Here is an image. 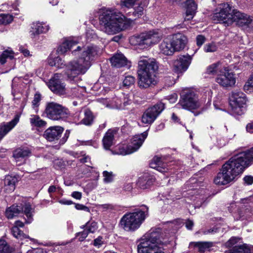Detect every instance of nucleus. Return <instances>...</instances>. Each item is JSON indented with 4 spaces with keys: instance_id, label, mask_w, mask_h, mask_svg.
<instances>
[{
    "instance_id": "nucleus-54",
    "label": "nucleus",
    "mask_w": 253,
    "mask_h": 253,
    "mask_svg": "<svg viewBox=\"0 0 253 253\" xmlns=\"http://www.w3.org/2000/svg\"><path fill=\"white\" fill-rule=\"evenodd\" d=\"M240 239L236 237H232L226 244V245L228 247H234L237 245L238 243L239 242Z\"/></svg>"
},
{
    "instance_id": "nucleus-43",
    "label": "nucleus",
    "mask_w": 253,
    "mask_h": 253,
    "mask_svg": "<svg viewBox=\"0 0 253 253\" xmlns=\"http://www.w3.org/2000/svg\"><path fill=\"white\" fill-rule=\"evenodd\" d=\"M133 151L131 147L129 145H122L118 147V151L116 153L117 154L122 155H126L132 154Z\"/></svg>"
},
{
    "instance_id": "nucleus-57",
    "label": "nucleus",
    "mask_w": 253,
    "mask_h": 253,
    "mask_svg": "<svg viewBox=\"0 0 253 253\" xmlns=\"http://www.w3.org/2000/svg\"><path fill=\"white\" fill-rule=\"evenodd\" d=\"M122 101V105H123V109H125V108L128 105H129L131 103V100L127 96V95H123V98Z\"/></svg>"
},
{
    "instance_id": "nucleus-35",
    "label": "nucleus",
    "mask_w": 253,
    "mask_h": 253,
    "mask_svg": "<svg viewBox=\"0 0 253 253\" xmlns=\"http://www.w3.org/2000/svg\"><path fill=\"white\" fill-rule=\"evenodd\" d=\"M22 209V212L23 211L27 219H26L25 222L27 224L31 223L33 221V214L32 208L29 203H25L23 206H21Z\"/></svg>"
},
{
    "instance_id": "nucleus-39",
    "label": "nucleus",
    "mask_w": 253,
    "mask_h": 253,
    "mask_svg": "<svg viewBox=\"0 0 253 253\" xmlns=\"http://www.w3.org/2000/svg\"><path fill=\"white\" fill-rule=\"evenodd\" d=\"M48 64L51 66H55L57 68H61L64 66V61L59 56L48 59Z\"/></svg>"
},
{
    "instance_id": "nucleus-5",
    "label": "nucleus",
    "mask_w": 253,
    "mask_h": 253,
    "mask_svg": "<svg viewBox=\"0 0 253 253\" xmlns=\"http://www.w3.org/2000/svg\"><path fill=\"white\" fill-rule=\"evenodd\" d=\"M158 66L154 59L140 57L138 62V84L141 88H147L157 84L155 72Z\"/></svg>"
},
{
    "instance_id": "nucleus-42",
    "label": "nucleus",
    "mask_w": 253,
    "mask_h": 253,
    "mask_svg": "<svg viewBox=\"0 0 253 253\" xmlns=\"http://www.w3.org/2000/svg\"><path fill=\"white\" fill-rule=\"evenodd\" d=\"M89 233H94L98 228L97 223L95 221H88L82 227Z\"/></svg>"
},
{
    "instance_id": "nucleus-27",
    "label": "nucleus",
    "mask_w": 253,
    "mask_h": 253,
    "mask_svg": "<svg viewBox=\"0 0 253 253\" xmlns=\"http://www.w3.org/2000/svg\"><path fill=\"white\" fill-rule=\"evenodd\" d=\"M225 253H253V246L239 244L225 251Z\"/></svg>"
},
{
    "instance_id": "nucleus-46",
    "label": "nucleus",
    "mask_w": 253,
    "mask_h": 253,
    "mask_svg": "<svg viewBox=\"0 0 253 253\" xmlns=\"http://www.w3.org/2000/svg\"><path fill=\"white\" fill-rule=\"evenodd\" d=\"M81 119V113L80 112H76L73 115L70 116L67 118L69 120L72 122L73 123H75L77 125H81V121H80Z\"/></svg>"
},
{
    "instance_id": "nucleus-14",
    "label": "nucleus",
    "mask_w": 253,
    "mask_h": 253,
    "mask_svg": "<svg viewBox=\"0 0 253 253\" xmlns=\"http://www.w3.org/2000/svg\"><path fill=\"white\" fill-rule=\"evenodd\" d=\"M215 81L222 87H232L236 83V78L233 72L224 68L222 72L217 75Z\"/></svg>"
},
{
    "instance_id": "nucleus-64",
    "label": "nucleus",
    "mask_w": 253,
    "mask_h": 253,
    "mask_svg": "<svg viewBox=\"0 0 253 253\" xmlns=\"http://www.w3.org/2000/svg\"><path fill=\"white\" fill-rule=\"evenodd\" d=\"M245 182L248 185H251L253 183V177L252 176H246L244 178Z\"/></svg>"
},
{
    "instance_id": "nucleus-20",
    "label": "nucleus",
    "mask_w": 253,
    "mask_h": 253,
    "mask_svg": "<svg viewBox=\"0 0 253 253\" xmlns=\"http://www.w3.org/2000/svg\"><path fill=\"white\" fill-rule=\"evenodd\" d=\"M49 29V26L43 22H34L31 25L30 35L31 38L37 39L39 35L46 33Z\"/></svg>"
},
{
    "instance_id": "nucleus-33",
    "label": "nucleus",
    "mask_w": 253,
    "mask_h": 253,
    "mask_svg": "<svg viewBox=\"0 0 253 253\" xmlns=\"http://www.w3.org/2000/svg\"><path fill=\"white\" fill-rule=\"evenodd\" d=\"M220 62H217L209 66L207 68V73L210 75H217L224 69Z\"/></svg>"
},
{
    "instance_id": "nucleus-40",
    "label": "nucleus",
    "mask_w": 253,
    "mask_h": 253,
    "mask_svg": "<svg viewBox=\"0 0 253 253\" xmlns=\"http://www.w3.org/2000/svg\"><path fill=\"white\" fill-rule=\"evenodd\" d=\"M14 57V53L12 50H4L0 56V63L1 64H4L6 59H12Z\"/></svg>"
},
{
    "instance_id": "nucleus-37",
    "label": "nucleus",
    "mask_w": 253,
    "mask_h": 253,
    "mask_svg": "<svg viewBox=\"0 0 253 253\" xmlns=\"http://www.w3.org/2000/svg\"><path fill=\"white\" fill-rule=\"evenodd\" d=\"M84 118L81 120V124H83L85 126L91 125L94 119V116L90 110L86 109L84 112Z\"/></svg>"
},
{
    "instance_id": "nucleus-9",
    "label": "nucleus",
    "mask_w": 253,
    "mask_h": 253,
    "mask_svg": "<svg viewBox=\"0 0 253 253\" xmlns=\"http://www.w3.org/2000/svg\"><path fill=\"white\" fill-rule=\"evenodd\" d=\"M227 3L219 4L212 16L213 21L231 24L234 22V11Z\"/></svg>"
},
{
    "instance_id": "nucleus-3",
    "label": "nucleus",
    "mask_w": 253,
    "mask_h": 253,
    "mask_svg": "<svg viewBox=\"0 0 253 253\" xmlns=\"http://www.w3.org/2000/svg\"><path fill=\"white\" fill-rule=\"evenodd\" d=\"M169 243V239L160 228H151L140 240L138 250L141 253H165V247Z\"/></svg>"
},
{
    "instance_id": "nucleus-60",
    "label": "nucleus",
    "mask_w": 253,
    "mask_h": 253,
    "mask_svg": "<svg viewBox=\"0 0 253 253\" xmlns=\"http://www.w3.org/2000/svg\"><path fill=\"white\" fill-rule=\"evenodd\" d=\"M75 208L78 210H83L88 212H90L89 209L87 207L82 204H77L75 205Z\"/></svg>"
},
{
    "instance_id": "nucleus-52",
    "label": "nucleus",
    "mask_w": 253,
    "mask_h": 253,
    "mask_svg": "<svg viewBox=\"0 0 253 253\" xmlns=\"http://www.w3.org/2000/svg\"><path fill=\"white\" fill-rule=\"evenodd\" d=\"M144 8L142 6L139 5L134 9L132 15L136 18H138L143 14Z\"/></svg>"
},
{
    "instance_id": "nucleus-45",
    "label": "nucleus",
    "mask_w": 253,
    "mask_h": 253,
    "mask_svg": "<svg viewBox=\"0 0 253 253\" xmlns=\"http://www.w3.org/2000/svg\"><path fill=\"white\" fill-rule=\"evenodd\" d=\"M13 16L9 14H0V25H6L13 21Z\"/></svg>"
},
{
    "instance_id": "nucleus-13",
    "label": "nucleus",
    "mask_w": 253,
    "mask_h": 253,
    "mask_svg": "<svg viewBox=\"0 0 253 253\" xmlns=\"http://www.w3.org/2000/svg\"><path fill=\"white\" fill-rule=\"evenodd\" d=\"M169 2L172 4L180 5L186 8L184 21H189L194 17L197 5L193 0H168Z\"/></svg>"
},
{
    "instance_id": "nucleus-62",
    "label": "nucleus",
    "mask_w": 253,
    "mask_h": 253,
    "mask_svg": "<svg viewBox=\"0 0 253 253\" xmlns=\"http://www.w3.org/2000/svg\"><path fill=\"white\" fill-rule=\"evenodd\" d=\"M114 104H115V108L123 109L122 99H119L118 98H115V99L114 100Z\"/></svg>"
},
{
    "instance_id": "nucleus-15",
    "label": "nucleus",
    "mask_w": 253,
    "mask_h": 253,
    "mask_svg": "<svg viewBox=\"0 0 253 253\" xmlns=\"http://www.w3.org/2000/svg\"><path fill=\"white\" fill-rule=\"evenodd\" d=\"M61 77L60 74H55L48 82L47 86L54 93L64 95L66 93V88L64 83L60 80Z\"/></svg>"
},
{
    "instance_id": "nucleus-31",
    "label": "nucleus",
    "mask_w": 253,
    "mask_h": 253,
    "mask_svg": "<svg viewBox=\"0 0 253 253\" xmlns=\"http://www.w3.org/2000/svg\"><path fill=\"white\" fill-rule=\"evenodd\" d=\"M18 181L17 178L16 176L7 175L4 180V183L5 186V189L8 192L14 191L15 187V184Z\"/></svg>"
},
{
    "instance_id": "nucleus-1",
    "label": "nucleus",
    "mask_w": 253,
    "mask_h": 253,
    "mask_svg": "<svg viewBox=\"0 0 253 253\" xmlns=\"http://www.w3.org/2000/svg\"><path fill=\"white\" fill-rule=\"evenodd\" d=\"M253 164V147L230 158L222 166L214 178L216 185H224L233 181Z\"/></svg>"
},
{
    "instance_id": "nucleus-7",
    "label": "nucleus",
    "mask_w": 253,
    "mask_h": 253,
    "mask_svg": "<svg viewBox=\"0 0 253 253\" xmlns=\"http://www.w3.org/2000/svg\"><path fill=\"white\" fill-rule=\"evenodd\" d=\"M162 36L161 33L158 31H149L132 36L129 39V42L133 45L147 48L157 44L162 39Z\"/></svg>"
},
{
    "instance_id": "nucleus-4",
    "label": "nucleus",
    "mask_w": 253,
    "mask_h": 253,
    "mask_svg": "<svg viewBox=\"0 0 253 253\" xmlns=\"http://www.w3.org/2000/svg\"><path fill=\"white\" fill-rule=\"evenodd\" d=\"M99 49L94 45L84 47L81 56L78 59L70 61L66 72L68 78L73 80L79 75L84 74L92 65V61L99 54Z\"/></svg>"
},
{
    "instance_id": "nucleus-12",
    "label": "nucleus",
    "mask_w": 253,
    "mask_h": 253,
    "mask_svg": "<svg viewBox=\"0 0 253 253\" xmlns=\"http://www.w3.org/2000/svg\"><path fill=\"white\" fill-rule=\"evenodd\" d=\"M165 109V105L160 102L153 106L148 108L143 114L141 117V123L147 126L152 124L158 116Z\"/></svg>"
},
{
    "instance_id": "nucleus-30",
    "label": "nucleus",
    "mask_w": 253,
    "mask_h": 253,
    "mask_svg": "<svg viewBox=\"0 0 253 253\" xmlns=\"http://www.w3.org/2000/svg\"><path fill=\"white\" fill-rule=\"evenodd\" d=\"M19 121L18 118H15L6 125L0 126V141L17 124Z\"/></svg>"
},
{
    "instance_id": "nucleus-28",
    "label": "nucleus",
    "mask_w": 253,
    "mask_h": 253,
    "mask_svg": "<svg viewBox=\"0 0 253 253\" xmlns=\"http://www.w3.org/2000/svg\"><path fill=\"white\" fill-rule=\"evenodd\" d=\"M116 131L113 129H109L105 134L102 143L104 148L106 150H109L110 148L113 145L114 140V135Z\"/></svg>"
},
{
    "instance_id": "nucleus-11",
    "label": "nucleus",
    "mask_w": 253,
    "mask_h": 253,
    "mask_svg": "<svg viewBox=\"0 0 253 253\" xmlns=\"http://www.w3.org/2000/svg\"><path fill=\"white\" fill-rule=\"evenodd\" d=\"M246 102V95L242 92H233L230 97V105L233 113L241 115L244 113Z\"/></svg>"
},
{
    "instance_id": "nucleus-48",
    "label": "nucleus",
    "mask_w": 253,
    "mask_h": 253,
    "mask_svg": "<svg viewBox=\"0 0 253 253\" xmlns=\"http://www.w3.org/2000/svg\"><path fill=\"white\" fill-rule=\"evenodd\" d=\"M104 176V181L105 183H110L113 181L114 175L112 172H108L107 171H104L103 172Z\"/></svg>"
},
{
    "instance_id": "nucleus-47",
    "label": "nucleus",
    "mask_w": 253,
    "mask_h": 253,
    "mask_svg": "<svg viewBox=\"0 0 253 253\" xmlns=\"http://www.w3.org/2000/svg\"><path fill=\"white\" fill-rule=\"evenodd\" d=\"M135 82V78L130 75L126 76L123 81V84L125 86H130L133 85Z\"/></svg>"
},
{
    "instance_id": "nucleus-59",
    "label": "nucleus",
    "mask_w": 253,
    "mask_h": 253,
    "mask_svg": "<svg viewBox=\"0 0 253 253\" xmlns=\"http://www.w3.org/2000/svg\"><path fill=\"white\" fill-rule=\"evenodd\" d=\"M205 37L202 35H198L196 38V43L198 46H201L205 42Z\"/></svg>"
},
{
    "instance_id": "nucleus-25",
    "label": "nucleus",
    "mask_w": 253,
    "mask_h": 253,
    "mask_svg": "<svg viewBox=\"0 0 253 253\" xmlns=\"http://www.w3.org/2000/svg\"><path fill=\"white\" fill-rule=\"evenodd\" d=\"M113 66L120 68L128 65V61L124 54L119 53L114 54L110 59Z\"/></svg>"
},
{
    "instance_id": "nucleus-53",
    "label": "nucleus",
    "mask_w": 253,
    "mask_h": 253,
    "mask_svg": "<svg viewBox=\"0 0 253 253\" xmlns=\"http://www.w3.org/2000/svg\"><path fill=\"white\" fill-rule=\"evenodd\" d=\"M165 85L167 86H170L174 84L175 81L174 78L171 76L166 77L164 79Z\"/></svg>"
},
{
    "instance_id": "nucleus-34",
    "label": "nucleus",
    "mask_w": 253,
    "mask_h": 253,
    "mask_svg": "<svg viewBox=\"0 0 253 253\" xmlns=\"http://www.w3.org/2000/svg\"><path fill=\"white\" fill-rule=\"evenodd\" d=\"M30 154V151L28 149L18 148L13 153V157L16 163H18L20 159H23L28 157Z\"/></svg>"
},
{
    "instance_id": "nucleus-61",
    "label": "nucleus",
    "mask_w": 253,
    "mask_h": 253,
    "mask_svg": "<svg viewBox=\"0 0 253 253\" xmlns=\"http://www.w3.org/2000/svg\"><path fill=\"white\" fill-rule=\"evenodd\" d=\"M167 99H168L170 103H175L177 99V95L175 93H173L167 97Z\"/></svg>"
},
{
    "instance_id": "nucleus-63",
    "label": "nucleus",
    "mask_w": 253,
    "mask_h": 253,
    "mask_svg": "<svg viewBox=\"0 0 253 253\" xmlns=\"http://www.w3.org/2000/svg\"><path fill=\"white\" fill-rule=\"evenodd\" d=\"M26 247H27V248H29V247L26 246H23L21 247L20 250L16 251L15 250L14 253H31V252L30 249H25Z\"/></svg>"
},
{
    "instance_id": "nucleus-32",
    "label": "nucleus",
    "mask_w": 253,
    "mask_h": 253,
    "mask_svg": "<svg viewBox=\"0 0 253 253\" xmlns=\"http://www.w3.org/2000/svg\"><path fill=\"white\" fill-rule=\"evenodd\" d=\"M21 206L12 205L7 208L5 211V215L8 219H12L17 216L22 212Z\"/></svg>"
},
{
    "instance_id": "nucleus-44",
    "label": "nucleus",
    "mask_w": 253,
    "mask_h": 253,
    "mask_svg": "<svg viewBox=\"0 0 253 253\" xmlns=\"http://www.w3.org/2000/svg\"><path fill=\"white\" fill-rule=\"evenodd\" d=\"M11 233L13 236L17 239L22 240L23 239L29 238V237L25 235L22 232L19 228L16 226H13L11 228Z\"/></svg>"
},
{
    "instance_id": "nucleus-21",
    "label": "nucleus",
    "mask_w": 253,
    "mask_h": 253,
    "mask_svg": "<svg viewBox=\"0 0 253 253\" xmlns=\"http://www.w3.org/2000/svg\"><path fill=\"white\" fill-rule=\"evenodd\" d=\"M154 181L155 179L153 175L144 173L138 178L136 184L138 187L144 190L150 188Z\"/></svg>"
},
{
    "instance_id": "nucleus-2",
    "label": "nucleus",
    "mask_w": 253,
    "mask_h": 253,
    "mask_svg": "<svg viewBox=\"0 0 253 253\" xmlns=\"http://www.w3.org/2000/svg\"><path fill=\"white\" fill-rule=\"evenodd\" d=\"M100 29L108 35H114L125 30L129 20L119 11L112 8H103L99 16Z\"/></svg>"
},
{
    "instance_id": "nucleus-41",
    "label": "nucleus",
    "mask_w": 253,
    "mask_h": 253,
    "mask_svg": "<svg viewBox=\"0 0 253 253\" xmlns=\"http://www.w3.org/2000/svg\"><path fill=\"white\" fill-rule=\"evenodd\" d=\"M15 249L10 248L5 241L0 240V253H14Z\"/></svg>"
},
{
    "instance_id": "nucleus-22",
    "label": "nucleus",
    "mask_w": 253,
    "mask_h": 253,
    "mask_svg": "<svg viewBox=\"0 0 253 253\" xmlns=\"http://www.w3.org/2000/svg\"><path fill=\"white\" fill-rule=\"evenodd\" d=\"M169 36L165 38L159 45L160 52L166 55H171L175 52V49Z\"/></svg>"
},
{
    "instance_id": "nucleus-58",
    "label": "nucleus",
    "mask_w": 253,
    "mask_h": 253,
    "mask_svg": "<svg viewBox=\"0 0 253 253\" xmlns=\"http://www.w3.org/2000/svg\"><path fill=\"white\" fill-rule=\"evenodd\" d=\"M41 99V94L40 93H36L34 96V99L32 101V104L34 106H38L39 103Z\"/></svg>"
},
{
    "instance_id": "nucleus-10",
    "label": "nucleus",
    "mask_w": 253,
    "mask_h": 253,
    "mask_svg": "<svg viewBox=\"0 0 253 253\" xmlns=\"http://www.w3.org/2000/svg\"><path fill=\"white\" fill-rule=\"evenodd\" d=\"M201 105V103L198 101L195 93L188 91L181 96V99L176 105V107H181L184 109L192 110L199 108Z\"/></svg>"
},
{
    "instance_id": "nucleus-38",
    "label": "nucleus",
    "mask_w": 253,
    "mask_h": 253,
    "mask_svg": "<svg viewBox=\"0 0 253 253\" xmlns=\"http://www.w3.org/2000/svg\"><path fill=\"white\" fill-rule=\"evenodd\" d=\"M249 211L248 209H245L244 208L239 209L237 212L234 213V217L236 220H243L250 216Z\"/></svg>"
},
{
    "instance_id": "nucleus-51",
    "label": "nucleus",
    "mask_w": 253,
    "mask_h": 253,
    "mask_svg": "<svg viewBox=\"0 0 253 253\" xmlns=\"http://www.w3.org/2000/svg\"><path fill=\"white\" fill-rule=\"evenodd\" d=\"M88 233L86 229H84L82 232H79L76 234V238L80 241H83L87 236Z\"/></svg>"
},
{
    "instance_id": "nucleus-17",
    "label": "nucleus",
    "mask_w": 253,
    "mask_h": 253,
    "mask_svg": "<svg viewBox=\"0 0 253 253\" xmlns=\"http://www.w3.org/2000/svg\"><path fill=\"white\" fill-rule=\"evenodd\" d=\"M234 22H236L239 26L250 29L253 28V19L250 16L237 10L234 11Z\"/></svg>"
},
{
    "instance_id": "nucleus-18",
    "label": "nucleus",
    "mask_w": 253,
    "mask_h": 253,
    "mask_svg": "<svg viewBox=\"0 0 253 253\" xmlns=\"http://www.w3.org/2000/svg\"><path fill=\"white\" fill-rule=\"evenodd\" d=\"M63 131V128L60 126L49 127L43 133L44 138L50 142L57 140Z\"/></svg>"
},
{
    "instance_id": "nucleus-29",
    "label": "nucleus",
    "mask_w": 253,
    "mask_h": 253,
    "mask_svg": "<svg viewBox=\"0 0 253 253\" xmlns=\"http://www.w3.org/2000/svg\"><path fill=\"white\" fill-rule=\"evenodd\" d=\"M78 43V42L76 39L66 40L58 47L57 51L59 53L64 54L68 50L72 49Z\"/></svg>"
},
{
    "instance_id": "nucleus-49",
    "label": "nucleus",
    "mask_w": 253,
    "mask_h": 253,
    "mask_svg": "<svg viewBox=\"0 0 253 253\" xmlns=\"http://www.w3.org/2000/svg\"><path fill=\"white\" fill-rule=\"evenodd\" d=\"M138 0H121V5L127 8L132 7Z\"/></svg>"
},
{
    "instance_id": "nucleus-24",
    "label": "nucleus",
    "mask_w": 253,
    "mask_h": 253,
    "mask_svg": "<svg viewBox=\"0 0 253 253\" xmlns=\"http://www.w3.org/2000/svg\"><path fill=\"white\" fill-rule=\"evenodd\" d=\"M147 132H144L140 134L135 135L131 139V143L129 145L131 147L133 152L138 150L144 142L147 136Z\"/></svg>"
},
{
    "instance_id": "nucleus-36",
    "label": "nucleus",
    "mask_w": 253,
    "mask_h": 253,
    "mask_svg": "<svg viewBox=\"0 0 253 253\" xmlns=\"http://www.w3.org/2000/svg\"><path fill=\"white\" fill-rule=\"evenodd\" d=\"M30 123L32 126L38 127H42L46 126V122L37 115H32L30 118Z\"/></svg>"
},
{
    "instance_id": "nucleus-56",
    "label": "nucleus",
    "mask_w": 253,
    "mask_h": 253,
    "mask_svg": "<svg viewBox=\"0 0 253 253\" xmlns=\"http://www.w3.org/2000/svg\"><path fill=\"white\" fill-rule=\"evenodd\" d=\"M104 244V241L102 236H99L93 241V245L97 248H100Z\"/></svg>"
},
{
    "instance_id": "nucleus-16",
    "label": "nucleus",
    "mask_w": 253,
    "mask_h": 253,
    "mask_svg": "<svg viewBox=\"0 0 253 253\" xmlns=\"http://www.w3.org/2000/svg\"><path fill=\"white\" fill-rule=\"evenodd\" d=\"M191 57L189 55H180L173 63V70L177 74L186 71L191 63Z\"/></svg>"
},
{
    "instance_id": "nucleus-8",
    "label": "nucleus",
    "mask_w": 253,
    "mask_h": 253,
    "mask_svg": "<svg viewBox=\"0 0 253 253\" xmlns=\"http://www.w3.org/2000/svg\"><path fill=\"white\" fill-rule=\"evenodd\" d=\"M44 113L48 118L54 121H65L70 115L67 108L54 102L46 104Z\"/></svg>"
},
{
    "instance_id": "nucleus-26",
    "label": "nucleus",
    "mask_w": 253,
    "mask_h": 253,
    "mask_svg": "<svg viewBox=\"0 0 253 253\" xmlns=\"http://www.w3.org/2000/svg\"><path fill=\"white\" fill-rule=\"evenodd\" d=\"M212 246V243L209 242L192 243L190 244L189 248L194 253H203L206 250Z\"/></svg>"
},
{
    "instance_id": "nucleus-23",
    "label": "nucleus",
    "mask_w": 253,
    "mask_h": 253,
    "mask_svg": "<svg viewBox=\"0 0 253 253\" xmlns=\"http://www.w3.org/2000/svg\"><path fill=\"white\" fill-rule=\"evenodd\" d=\"M150 165L151 168L162 173L167 172L168 170V164L164 162L163 157L158 156L154 157Z\"/></svg>"
},
{
    "instance_id": "nucleus-19",
    "label": "nucleus",
    "mask_w": 253,
    "mask_h": 253,
    "mask_svg": "<svg viewBox=\"0 0 253 253\" xmlns=\"http://www.w3.org/2000/svg\"><path fill=\"white\" fill-rule=\"evenodd\" d=\"M169 36L175 51H179L184 48L187 43V38L184 35L177 33Z\"/></svg>"
},
{
    "instance_id": "nucleus-6",
    "label": "nucleus",
    "mask_w": 253,
    "mask_h": 253,
    "mask_svg": "<svg viewBox=\"0 0 253 253\" xmlns=\"http://www.w3.org/2000/svg\"><path fill=\"white\" fill-rule=\"evenodd\" d=\"M148 213V208L146 206L133 212L126 213L121 218L120 225L126 231H134L140 227Z\"/></svg>"
},
{
    "instance_id": "nucleus-50",
    "label": "nucleus",
    "mask_w": 253,
    "mask_h": 253,
    "mask_svg": "<svg viewBox=\"0 0 253 253\" xmlns=\"http://www.w3.org/2000/svg\"><path fill=\"white\" fill-rule=\"evenodd\" d=\"M217 50V46L214 43L207 44L204 46V50L206 52H214Z\"/></svg>"
},
{
    "instance_id": "nucleus-55",
    "label": "nucleus",
    "mask_w": 253,
    "mask_h": 253,
    "mask_svg": "<svg viewBox=\"0 0 253 253\" xmlns=\"http://www.w3.org/2000/svg\"><path fill=\"white\" fill-rule=\"evenodd\" d=\"M253 89V82H250V81L248 80V81L245 84L244 86V90L246 92H251Z\"/></svg>"
}]
</instances>
